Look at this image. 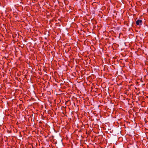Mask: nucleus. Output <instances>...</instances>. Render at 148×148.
<instances>
[{"mask_svg": "<svg viewBox=\"0 0 148 148\" xmlns=\"http://www.w3.org/2000/svg\"><path fill=\"white\" fill-rule=\"evenodd\" d=\"M136 23L137 25H142L143 22L142 20L138 19L136 21Z\"/></svg>", "mask_w": 148, "mask_h": 148, "instance_id": "nucleus-1", "label": "nucleus"}]
</instances>
